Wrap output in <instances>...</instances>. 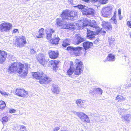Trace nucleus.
<instances>
[{"mask_svg":"<svg viewBox=\"0 0 131 131\" xmlns=\"http://www.w3.org/2000/svg\"><path fill=\"white\" fill-rule=\"evenodd\" d=\"M25 66L26 67L24 68V65L20 63L15 62L12 63L9 67L8 71L10 73L17 72L20 74H22L23 76H26L28 73V69L29 65L25 63Z\"/></svg>","mask_w":131,"mask_h":131,"instance_id":"f257e3e1","label":"nucleus"},{"mask_svg":"<svg viewBox=\"0 0 131 131\" xmlns=\"http://www.w3.org/2000/svg\"><path fill=\"white\" fill-rule=\"evenodd\" d=\"M75 62L76 64L74 67L71 64L70 68L67 71V75H71L74 72L75 75H79L82 72L84 67L81 62L77 59L75 60Z\"/></svg>","mask_w":131,"mask_h":131,"instance_id":"f03ea898","label":"nucleus"},{"mask_svg":"<svg viewBox=\"0 0 131 131\" xmlns=\"http://www.w3.org/2000/svg\"><path fill=\"white\" fill-rule=\"evenodd\" d=\"M33 77L38 79H40L39 82L41 84H47L51 81V79L47 76L43 75V72L41 71L38 72H35L33 75Z\"/></svg>","mask_w":131,"mask_h":131,"instance_id":"7ed1b4c3","label":"nucleus"},{"mask_svg":"<svg viewBox=\"0 0 131 131\" xmlns=\"http://www.w3.org/2000/svg\"><path fill=\"white\" fill-rule=\"evenodd\" d=\"M46 31L47 39L49 41L52 40L53 44H58L60 40V38L57 35H54L53 37L52 35V34L54 32V30L52 29L47 28L46 29Z\"/></svg>","mask_w":131,"mask_h":131,"instance_id":"20e7f679","label":"nucleus"},{"mask_svg":"<svg viewBox=\"0 0 131 131\" xmlns=\"http://www.w3.org/2000/svg\"><path fill=\"white\" fill-rule=\"evenodd\" d=\"M77 12L75 10L70 12L68 10H64L61 15V16L63 20L69 19L74 20L76 17Z\"/></svg>","mask_w":131,"mask_h":131,"instance_id":"39448f33","label":"nucleus"},{"mask_svg":"<svg viewBox=\"0 0 131 131\" xmlns=\"http://www.w3.org/2000/svg\"><path fill=\"white\" fill-rule=\"evenodd\" d=\"M82 49V48L80 47H73L72 46H69L67 48V50L70 53L72 52L74 55L79 56L80 54V52Z\"/></svg>","mask_w":131,"mask_h":131,"instance_id":"423d86ee","label":"nucleus"},{"mask_svg":"<svg viewBox=\"0 0 131 131\" xmlns=\"http://www.w3.org/2000/svg\"><path fill=\"white\" fill-rule=\"evenodd\" d=\"M98 28L99 29H97L96 33V32L90 30L88 28H87V38H88L89 39L93 40L94 39L96 33L98 34L99 33L101 32H102V29L101 30L99 27H98Z\"/></svg>","mask_w":131,"mask_h":131,"instance_id":"0eeeda50","label":"nucleus"},{"mask_svg":"<svg viewBox=\"0 0 131 131\" xmlns=\"http://www.w3.org/2000/svg\"><path fill=\"white\" fill-rule=\"evenodd\" d=\"M112 7L111 6H108L102 8V14L104 17H107L110 16L112 13Z\"/></svg>","mask_w":131,"mask_h":131,"instance_id":"6e6552de","label":"nucleus"},{"mask_svg":"<svg viewBox=\"0 0 131 131\" xmlns=\"http://www.w3.org/2000/svg\"><path fill=\"white\" fill-rule=\"evenodd\" d=\"M12 25L8 23H4L0 25V29L2 31H7L12 28Z\"/></svg>","mask_w":131,"mask_h":131,"instance_id":"1a4fd4ad","label":"nucleus"},{"mask_svg":"<svg viewBox=\"0 0 131 131\" xmlns=\"http://www.w3.org/2000/svg\"><path fill=\"white\" fill-rule=\"evenodd\" d=\"M82 13L83 14L88 17L90 15H93L94 10L93 8L87 7L82 10Z\"/></svg>","mask_w":131,"mask_h":131,"instance_id":"9d476101","label":"nucleus"},{"mask_svg":"<svg viewBox=\"0 0 131 131\" xmlns=\"http://www.w3.org/2000/svg\"><path fill=\"white\" fill-rule=\"evenodd\" d=\"M75 103L78 107L81 109H84L86 106L85 101L80 99L77 100Z\"/></svg>","mask_w":131,"mask_h":131,"instance_id":"9b49d317","label":"nucleus"},{"mask_svg":"<svg viewBox=\"0 0 131 131\" xmlns=\"http://www.w3.org/2000/svg\"><path fill=\"white\" fill-rule=\"evenodd\" d=\"M83 121L89 123L90 119L88 116L84 113L81 112H79L77 116Z\"/></svg>","mask_w":131,"mask_h":131,"instance_id":"f8f14e48","label":"nucleus"},{"mask_svg":"<svg viewBox=\"0 0 131 131\" xmlns=\"http://www.w3.org/2000/svg\"><path fill=\"white\" fill-rule=\"evenodd\" d=\"M36 58L40 63L44 66L46 62L45 60V57L42 54L39 53L36 56Z\"/></svg>","mask_w":131,"mask_h":131,"instance_id":"ddd939ff","label":"nucleus"},{"mask_svg":"<svg viewBox=\"0 0 131 131\" xmlns=\"http://www.w3.org/2000/svg\"><path fill=\"white\" fill-rule=\"evenodd\" d=\"M26 42L25 37L24 36H22L18 38L17 45L21 47L23 46L24 44L26 43Z\"/></svg>","mask_w":131,"mask_h":131,"instance_id":"4468645a","label":"nucleus"},{"mask_svg":"<svg viewBox=\"0 0 131 131\" xmlns=\"http://www.w3.org/2000/svg\"><path fill=\"white\" fill-rule=\"evenodd\" d=\"M91 20L90 19L88 20L85 18L83 21L81 20V21L79 22V25L80 27L83 28L84 26H86L89 24Z\"/></svg>","mask_w":131,"mask_h":131,"instance_id":"2eb2a0df","label":"nucleus"},{"mask_svg":"<svg viewBox=\"0 0 131 131\" xmlns=\"http://www.w3.org/2000/svg\"><path fill=\"white\" fill-rule=\"evenodd\" d=\"M108 0H85V2L88 3H99L100 4H105L107 2Z\"/></svg>","mask_w":131,"mask_h":131,"instance_id":"dca6fc26","label":"nucleus"},{"mask_svg":"<svg viewBox=\"0 0 131 131\" xmlns=\"http://www.w3.org/2000/svg\"><path fill=\"white\" fill-rule=\"evenodd\" d=\"M7 56V53L4 51L0 50V63H2L4 62Z\"/></svg>","mask_w":131,"mask_h":131,"instance_id":"f3484780","label":"nucleus"},{"mask_svg":"<svg viewBox=\"0 0 131 131\" xmlns=\"http://www.w3.org/2000/svg\"><path fill=\"white\" fill-rule=\"evenodd\" d=\"M49 54L50 58L51 59H54L58 57L59 55V53L57 51L50 50L49 51Z\"/></svg>","mask_w":131,"mask_h":131,"instance_id":"a211bd4d","label":"nucleus"},{"mask_svg":"<svg viewBox=\"0 0 131 131\" xmlns=\"http://www.w3.org/2000/svg\"><path fill=\"white\" fill-rule=\"evenodd\" d=\"M122 118L126 123H129L131 122V115L129 114L123 115Z\"/></svg>","mask_w":131,"mask_h":131,"instance_id":"6ab92c4d","label":"nucleus"},{"mask_svg":"<svg viewBox=\"0 0 131 131\" xmlns=\"http://www.w3.org/2000/svg\"><path fill=\"white\" fill-rule=\"evenodd\" d=\"M59 62L57 60H53L50 61L49 62V63L53 68V69L55 70L57 68V65Z\"/></svg>","mask_w":131,"mask_h":131,"instance_id":"aec40b11","label":"nucleus"},{"mask_svg":"<svg viewBox=\"0 0 131 131\" xmlns=\"http://www.w3.org/2000/svg\"><path fill=\"white\" fill-rule=\"evenodd\" d=\"M93 43L89 41L84 42L83 43V46L84 49L86 50L91 48L93 45Z\"/></svg>","mask_w":131,"mask_h":131,"instance_id":"412c9836","label":"nucleus"},{"mask_svg":"<svg viewBox=\"0 0 131 131\" xmlns=\"http://www.w3.org/2000/svg\"><path fill=\"white\" fill-rule=\"evenodd\" d=\"M52 92L53 93L59 94V89L58 85L55 84H53L51 89Z\"/></svg>","mask_w":131,"mask_h":131,"instance_id":"4be33fe9","label":"nucleus"},{"mask_svg":"<svg viewBox=\"0 0 131 131\" xmlns=\"http://www.w3.org/2000/svg\"><path fill=\"white\" fill-rule=\"evenodd\" d=\"M102 25L106 28H107L108 29L111 30L112 29V26L110 25V23L108 22L103 21L102 22Z\"/></svg>","mask_w":131,"mask_h":131,"instance_id":"5701e85b","label":"nucleus"},{"mask_svg":"<svg viewBox=\"0 0 131 131\" xmlns=\"http://www.w3.org/2000/svg\"><path fill=\"white\" fill-rule=\"evenodd\" d=\"M75 37L77 40V44H79L84 41V39L81 37L79 35H76Z\"/></svg>","mask_w":131,"mask_h":131,"instance_id":"b1692460","label":"nucleus"},{"mask_svg":"<svg viewBox=\"0 0 131 131\" xmlns=\"http://www.w3.org/2000/svg\"><path fill=\"white\" fill-rule=\"evenodd\" d=\"M107 59L109 61H114L115 60V56L112 54H109L107 57Z\"/></svg>","mask_w":131,"mask_h":131,"instance_id":"393cba45","label":"nucleus"},{"mask_svg":"<svg viewBox=\"0 0 131 131\" xmlns=\"http://www.w3.org/2000/svg\"><path fill=\"white\" fill-rule=\"evenodd\" d=\"M70 41L71 40L70 39H66L63 41L62 45L63 47H66L67 46L70 45L69 43Z\"/></svg>","mask_w":131,"mask_h":131,"instance_id":"a878e982","label":"nucleus"},{"mask_svg":"<svg viewBox=\"0 0 131 131\" xmlns=\"http://www.w3.org/2000/svg\"><path fill=\"white\" fill-rule=\"evenodd\" d=\"M24 91V89H17L16 90V93L18 96L22 97L23 96L21 95L23 94Z\"/></svg>","mask_w":131,"mask_h":131,"instance_id":"bb28decb","label":"nucleus"},{"mask_svg":"<svg viewBox=\"0 0 131 131\" xmlns=\"http://www.w3.org/2000/svg\"><path fill=\"white\" fill-rule=\"evenodd\" d=\"M89 26H90L93 28H95V29H99L98 27H97L96 22L94 20H92L90 22L89 25Z\"/></svg>","mask_w":131,"mask_h":131,"instance_id":"cd10ccee","label":"nucleus"},{"mask_svg":"<svg viewBox=\"0 0 131 131\" xmlns=\"http://www.w3.org/2000/svg\"><path fill=\"white\" fill-rule=\"evenodd\" d=\"M64 21L61 20V19L60 18H58L56 19V24L57 26H61L62 27V25Z\"/></svg>","mask_w":131,"mask_h":131,"instance_id":"c85d7f7f","label":"nucleus"},{"mask_svg":"<svg viewBox=\"0 0 131 131\" xmlns=\"http://www.w3.org/2000/svg\"><path fill=\"white\" fill-rule=\"evenodd\" d=\"M44 29L43 28L40 29L38 32L39 34L37 35L36 37L38 38H41L42 37V36L43 33V30Z\"/></svg>","mask_w":131,"mask_h":131,"instance_id":"c756f323","label":"nucleus"},{"mask_svg":"<svg viewBox=\"0 0 131 131\" xmlns=\"http://www.w3.org/2000/svg\"><path fill=\"white\" fill-rule=\"evenodd\" d=\"M125 98L124 97L120 95H119L117 96L115 100L119 102L124 101L125 100Z\"/></svg>","mask_w":131,"mask_h":131,"instance_id":"7c9ffc66","label":"nucleus"},{"mask_svg":"<svg viewBox=\"0 0 131 131\" xmlns=\"http://www.w3.org/2000/svg\"><path fill=\"white\" fill-rule=\"evenodd\" d=\"M93 91L98 93L100 95H101L103 93V90L101 88L94 89Z\"/></svg>","mask_w":131,"mask_h":131,"instance_id":"2f4dec72","label":"nucleus"},{"mask_svg":"<svg viewBox=\"0 0 131 131\" xmlns=\"http://www.w3.org/2000/svg\"><path fill=\"white\" fill-rule=\"evenodd\" d=\"M69 23H67L64 21L62 25L61 28L62 29H69Z\"/></svg>","mask_w":131,"mask_h":131,"instance_id":"473e14b6","label":"nucleus"},{"mask_svg":"<svg viewBox=\"0 0 131 131\" xmlns=\"http://www.w3.org/2000/svg\"><path fill=\"white\" fill-rule=\"evenodd\" d=\"M8 118L7 116H5L2 118L1 121L3 124L7 122Z\"/></svg>","mask_w":131,"mask_h":131,"instance_id":"72a5a7b5","label":"nucleus"},{"mask_svg":"<svg viewBox=\"0 0 131 131\" xmlns=\"http://www.w3.org/2000/svg\"><path fill=\"white\" fill-rule=\"evenodd\" d=\"M109 43L110 44L113 43L115 41V39L112 38L111 36L109 37L108 38Z\"/></svg>","mask_w":131,"mask_h":131,"instance_id":"f704fd0d","label":"nucleus"},{"mask_svg":"<svg viewBox=\"0 0 131 131\" xmlns=\"http://www.w3.org/2000/svg\"><path fill=\"white\" fill-rule=\"evenodd\" d=\"M118 110L119 113L120 114L123 113V112H125L126 111V110L123 107H120L118 109Z\"/></svg>","mask_w":131,"mask_h":131,"instance_id":"c9c22d12","label":"nucleus"},{"mask_svg":"<svg viewBox=\"0 0 131 131\" xmlns=\"http://www.w3.org/2000/svg\"><path fill=\"white\" fill-rule=\"evenodd\" d=\"M28 93L27 92L25 91L24 90V91L23 93V94L21 95L23 96L22 97H27L28 96Z\"/></svg>","mask_w":131,"mask_h":131,"instance_id":"e433bc0d","label":"nucleus"},{"mask_svg":"<svg viewBox=\"0 0 131 131\" xmlns=\"http://www.w3.org/2000/svg\"><path fill=\"white\" fill-rule=\"evenodd\" d=\"M0 93L3 96H5V97H6L8 96V94H9L7 93L6 92H3L1 91H0Z\"/></svg>","mask_w":131,"mask_h":131,"instance_id":"4c0bfd02","label":"nucleus"},{"mask_svg":"<svg viewBox=\"0 0 131 131\" xmlns=\"http://www.w3.org/2000/svg\"><path fill=\"white\" fill-rule=\"evenodd\" d=\"M78 8L79 9H82V10L84 8V6L82 5H79L77 6Z\"/></svg>","mask_w":131,"mask_h":131,"instance_id":"58836bf2","label":"nucleus"},{"mask_svg":"<svg viewBox=\"0 0 131 131\" xmlns=\"http://www.w3.org/2000/svg\"><path fill=\"white\" fill-rule=\"evenodd\" d=\"M30 53L31 54H34L36 53V51H35L32 48L31 49V48H30Z\"/></svg>","mask_w":131,"mask_h":131,"instance_id":"ea45409f","label":"nucleus"},{"mask_svg":"<svg viewBox=\"0 0 131 131\" xmlns=\"http://www.w3.org/2000/svg\"><path fill=\"white\" fill-rule=\"evenodd\" d=\"M121 10L120 8H119L118 10V16L119 17V19L120 20H121L122 19V18L120 17L121 14Z\"/></svg>","mask_w":131,"mask_h":131,"instance_id":"a19ab883","label":"nucleus"},{"mask_svg":"<svg viewBox=\"0 0 131 131\" xmlns=\"http://www.w3.org/2000/svg\"><path fill=\"white\" fill-rule=\"evenodd\" d=\"M26 129V127L24 126H21L20 127V131H24Z\"/></svg>","mask_w":131,"mask_h":131,"instance_id":"79ce46f5","label":"nucleus"},{"mask_svg":"<svg viewBox=\"0 0 131 131\" xmlns=\"http://www.w3.org/2000/svg\"><path fill=\"white\" fill-rule=\"evenodd\" d=\"M116 16H115V13H114V18H112V19H113V20L114 22V23L116 24H117V21L116 19L115 18V17Z\"/></svg>","mask_w":131,"mask_h":131,"instance_id":"37998d69","label":"nucleus"},{"mask_svg":"<svg viewBox=\"0 0 131 131\" xmlns=\"http://www.w3.org/2000/svg\"><path fill=\"white\" fill-rule=\"evenodd\" d=\"M69 29L70 30H72L74 28V26L71 25L70 23H69Z\"/></svg>","mask_w":131,"mask_h":131,"instance_id":"c03bdc74","label":"nucleus"},{"mask_svg":"<svg viewBox=\"0 0 131 131\" xmlns=\"http://www.w3.org/2000/svg\"><path fill=\"white\" fill-rule=\"evenodd\" d=\"M15 111V110L13 109H11L9 110V112L10 113H14Z\"/></svg>","mask_w":131,"mask_h":131,"instance_id":"a18cd8bd","label":"nucleus"},{"mask_svg":"<svg viewBox=\"0 0 131 131\" xmlns=\"http://www.w3.org/2000/svg\"><path fill=\"white\" fill-rule=\"evenodd\" d=\"M5 106L6 104H4L3 105H0V108L1 109H2L5 107Z\"/></svg>","mask_w":131,"mask_h":131,"instance_id":"49530a36","label":"nucleus"},{"mask_svg":"<svg viewBox=\"0 0 131 131\" xmlns=\"http://www.w3.org/2000/svg\"><path fill=\"white\" fill-rule=\"evenodd\" d=\"M90 93L93 95H94L96 93L95 91H93V89L92 90H90Z\"/></svg>","mask_w":131,"mask_h":131,"instance_id":"de8ad7c7","label":"nucleus"},{"mask_svg":"<svg viewBox=\"0 0 131 131\" xmlns=\"http://www.w3.org/2000/svg\"><path fill=\"white\" fill-rule=\"evenodd\" d=\"M60 129L59 127H56L53 129V131H57Z\"/></svg>","mask_w":131,"mask_h":131,"instance_id":"09e8293b","label":"nucleus"},{"mask_svg":"<svg viewBox=\"0 0 131 131\" xmlns=\"http://www.w3.org/2000/svg\"><path fill=\"white\" fill-rule=\"evenodd\" d=\"M126 86L127 88H128L129 87H131V84L130 83H129V84H127L126 85Z\"/></svg>","mask_w":131,"mask_h":131,"instance_id":"8fccbe9b","label":"nucleus"},{"mask_svg":"<svg viewBox=\"0 0 131 131\" xmlns=\"http://www.w3.org/2000/svg\"><path fill=\"white\" fill-rule=\"evenodd\" d=\"M79 112H76L75 111H72V113L74 114L77 115V116H78V114Z\"/></svg>","mask_w":131,"mask_h":131,"instance_id":"3c124183","label":"nucleus"},{"mask_svg":"<svg viewBox=\"0 0 131 131\" xmlns=\"http://www.w3.org/2000/svg\"><path fill=\"white\" fill-rule=\"evenodd\" d=\"M17 32H18V30L17 29H15L13 31V33H16Z\"/></svg>","mask_w":131,"mask_h":131,"instance_id":"603ef678","label":"nucleus"},{"mask_svg":"<svg viewBox=\"0 0 131 131\" xmlns=\"http://www.w3.org/2000/svg\"><path fill=\"white\" fill-rule=\"evenodd\" d=\"M4 104H5L4 102L3 101H0V105H3Z\"/></svg>","mask_w":131,"mask_h":131,"instance_id":"864d4df0","label":"nucleus"},{"mask_svg":"<svg viewBox=\"0 0 131 131\" xmlns=\"http://www.w3.org/2000/svg\"><path fill=\"white\" fill-rule=\"evenodd\" d=\"M99 42V39H97L94 42L95 43H96L97 44H99V43L98 42Z\"/></svg>","mask_w":131,"mask_h":131,"instance_id":"5fc2aeb1","label":"nucleus"},{"mask_svg":"<svg viewBox=\"0 0 131 131\" xmlns=\"http://www.w3.org/2000/svg\"><path fill=\"white\" fill-rule=\"evenodd\" d=\"M2 131H7V129H5V130H3V129L2 130Z\"/></svg>","mask_w":131,"mask_h":131,"instance_id":"6e6d98bb","label":"nucleus"},{"mask_svg":"<svg viewBox=\"0 0 131 131\" xmlns=\"http://www.w3.org/2000/svg\"><path fill=\"white\" fill-rule=\"evenodd\" d=\"M103 32L105 34V31H103Z\"/></svg>","mask_w":131,"mask_h":131,"instance_id":"4d7b16f0","label":"nucleus"},{"mask_svg":"<svg viewBox=\"0 0 131 131\" xmlns=\"http://www.w3.org/2000/svg\"><path fill=\"white\" fill-rule=\"evenodd\" d=\"M61 131H66V130H61Z\"/></svg>","mask_w":131,"mask_h":131,"instance_id":"13d9d810","label":"nucleus"},{"mask_svg":"<svg viewBox=\"0 0 131 131\" xmlns=\"http://www.w3.org/2000/svg\"><path fill=\"white\" fill-rule=\"evenodd\" d=\"M99 5H96V6L97 7L98 6H99Z\"/></svg>","mask_w":131,"mask_h":131,"instance_id":"bf43d9fd","label":"nucleus"},{"mask_svg":"<svg viewBox=\"0 0 131 131\" xmlns=\"http://www.w3.org/2000/svg\"><path fill=\"white\" fill-rule=\"evenodd\" d=\"M130 37H131V35H130Z\"/></svg>","mask_w":131,"mask_h":131,"instance_id":"052dcab7","label":"nucleus"}]
</instances>
